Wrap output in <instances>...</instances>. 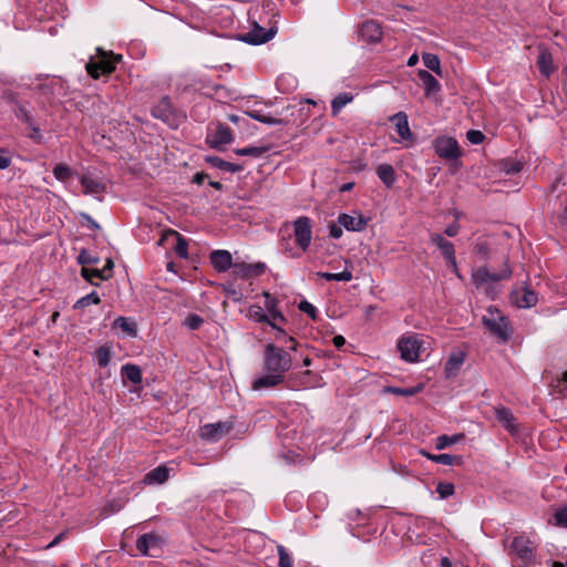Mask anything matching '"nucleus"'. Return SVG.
<instances>
[{"mask_svg": "<svg viewBox=\"0 0 567 567\" xmlns=\"http://www.w3.org/2000/svg\"><path fill=\"white\" fill-rule=\"evenodd\" d=\"M466 137L470 143L477 145L484 141L485 135L478 130H470L466 133Z\"/></svg>", "mask_w": 567, "mask_h": 567, "instance_id": "nucleus-55", "label": "nucleus"}, {"mask_svg": "<svg viewBox=\"0 0 567 567\" xmlns=\"http://www.w3.org/2000/svg\"><path fill=\"white\" fill-rule=\"evenodd\" d=\"M558 221L560 225H567V203L563 212L558 215Z\"/></svg>", "mask_w": 567, "mask_h": 567, "instance_id": "nucleus-64", "label": "nucleus"}, {"mask_svg": "<svg viewBox=\"0 0 567 567\" xmlns=\"http://www.w3.org/2000/svg\"><path fill=\"white\" fill-rule=\"evenodd\" d=\"M435 154L447 162L458 161L462 156L461 148L455 138L451 136H439L433 142Z\"/></svg>", "mask_w": 567, "mask_h": 567, "instance_id": "nucleus-6", "label": "nucleus"}, {"mask_svg": "<svg viewBox=\"0 0 567 567\" xmlns=\"http://www.w3.org/2000/svg\"><path fill=\"white\" fill-rule=\"evenodd\" d=\"M246 114L250 118L268 125H286L288 123V121H286L285 118H277L270 115H266L258 110L247 111Z\"/></svg>", "mask_w": 567, "mask_h": 567, "instance_id": "nucleus-32", "label": "nucleus"}, {"mask_svg": "<svg viewBox=\"0 0 567 567\" xmlns=\"http://www.w3.org/2000/svg\"><path fill=\"white\" fill-rule=\"evenodd\" d=\"M353 95L351 93L338 94L331 102V112L333 116H337L343 106L352 102Z\"/></svg>", "mask_w": 567, "mask_h": 567, "instance_id": "nucleus-36", "label": "nucleus"}, {"mask_svg": "<svg viewBox=\"0 0 567 567\" xmlns=\"http://www.w3.org/2000/svg\"><path fill=\"white\" fill-rule=\"evenodd\" d=\"M270 327L276 331L275 338L277 340H284L285 341L287 339L286 331L282 328L278 327L274 321H272V323H270Z\"/></svg>", "mask_w": 567, "mask_h": 567, "instance_id": "nucleus-62", "label": "nucleus"}, {"mask_svg": "<svg viewBox=\"0 0 567 567\" xmlns=\"http://www.w3.org/2000/svg\"><path fill=\"white\" fill-rule=\"evenodd\" d=\"M293 235L297 246L306 251L312 239L311 219L307 216H300L293 221Z\"/></svg>", "mask_w": 567, "mask_h": 567, "instance_id": "nucleus-8", "label": "nucleus"}, {"mask_svg": "<svg viewBox=\"0 0 567 567\" xmlns=\"http://www.w3.org/2000/svg\"><path fill=\"white\" fill-rule=\"evenodd\" d=\"M247 317L259 323H272V320L269 319V316L265 312L264 308L258 305H252L248 309Z\"/></svg>", "mask_w": 567, "mask_h": 567, "instance_id": "nucleus-34", "label": "nucleus"}, {"mask_svg": "<svg viewBox=\"0 0 567 567\" xmlns=\"http://www.w3.org/2000/svg\"><path fill=\"white\" fill-rule=\"evenodd\" d=\"M29 127L31 130V133L28 136L37 144H40L42 142V134L39 125L32 123V125H30Z\"/></svg>", "mask_w": 567, "mask_h": 567, "instance_id": "nucleus-57", "label": "nucleus"}, {"mask_svg": "<svg viewBox=\"0 0 567 567\" xmlns=\"http://www.w3.org/2000/svg\"><path fill=\"white\" fill-rule=\"evenodd\" d=\"M114 327L120 328L122 331L126 332L132 337H135L137 333L136 322L125 317L116 318L114 320Z\"/></svg>", "mask_w": 567, "mask_h": 567, "instance_id": "nucleus-35", "label": "nucleus"}, {"mask_svg": "<svg viewBox=\"0 0 567 567\" xmlns=\"http://www.w3.org/2000/svg\"><path fill=\"white\" fill-rule=\"evenodd\" d=\"M430 241L441 250L449 265L452 268H456L455 248L453 243L436 233L430 235Z\"/></svg>", "mask_w": 567, "mask_h": 567, "instance_id": "nucleus-14", "label": "nucleus"}, {"mask_svg": "<svg viewBox=\"0 0 567 567\" xmlns=\"http://www.w3.org/2000/svg\"><path fill=\"white\" fill-rule=\"evenodd\" d=\"M417 78L423 84L426 96L441 90L439 81L426 70H419Z\"/></svg>", "mask_w": 567, "mask_h": 567, "instance_id": "nucleus-26", "label": "nucleus"}, {"mask_svg": "<svg viewBox=\"0 0 567 567\" xmlns=\"http://www.w3.org/2000/svg\"><path fill=\"white\" fill-rule=\"evenodd\" d=\"M78 262L85 267V265H95L99 262V258L92 256L86 249H82L78 256Z\"/></svg>", "mask_w": 567, "mask_h": 567, "instance_id": "nucleus-51", "label": "nucleus"}, {"mask_svg": "<svg viewBox=\"0 0 567 567\" xmlns=\"http://www.w3.org/2000/svg\"><path fill=\"white\" fill-rule=\"evenodd\" d=\"M463 439H464V434L463 433L454 434L452 436L443 434V435H440L436 439L435 447L437 450H444L445 447H447V446H450L452 444H455V443L462 441Z\"/></svg>", "mask_w": 567, "mask_h": 567, "instance_id": "nucleus-40", "label": "nucleus"}, {"mask_svg": "<svg viewBox=\"0 0 567 567\" xmlns=\"http://www.w3.org/2000/svg\"><path fill=\"white\" fill-rule=\"evenodd\" d=\"M512 276V269L508 266L507 259L504 260L503 268L495 272L491 271L486 267H481L473 271L472 279L476 287H482L488 281L497 282L504 279H508Z\"/></svg>", "mask_w": 567, "mask_h": 567, "instance_id": "nucleus-7", "label": "nucleus"}, {"mask_svg": "<svg viewBox=\"0 0 567 567\" xmlns=\"http://www.w3.org/2000/svg\"><path fill=\"white\" fill-rule=\"evenodd\" d=\"M465 354L463 352L452 353L447 359L444 370L447 378L455 377L464 363Z\"/></svg>", "mask_w": 567, "mask_h": 567, "instance_id": "nucleus-28", "label": "nucleus"}, {"mask_svg": "<svg viewBox=\"0 0 567 567\" xmlns=\"http://www.w3.org/2000/svg\"><path fill=\"white\" fill-rule=\"evenodd\" d=\"M390 121L394 124L396 133L402 140H412L413 134L409 126L408 115L404 112H398Z\"/></svg>", "mask_w": 567, "mask_h": 567, "instance_id": "nucleus-22", "label": "nucleus"}, {"mask_svg": "<svg viewBox=\"0 0 567 567\" xmlns=\"http://www.w3.org/2000/svg\"><path fill=\"white\" fill-rule=\"evenodd\" d=\"M269 151L268 146H247L243 148H235L234 153L239 156H251V157H260L265 153Z\"/></svg>", "mask_w": 567, "mask_h": 567, "instance_id": "nucleus-38", "label": "nucleus"}, {"mask_svg": "<svg viewBox=\"0 0 567 567\" xmlns=\"http://www.w3.org/2000/svg\"><path fill=\"white\" fill-rule=\"evenodd\" d=\"M212 266L218 272H225L229 269L233 270V256L228 250H214L209 255Z\"/></svg>", "mask_w": 567, "mask_h": 567, "instance_id": "nucleus-16", "label": "nucleus"}, {"mask_svg": "<svg viewBox=\"0 0 567 567\" xmlns=\"http://www.w3.org/2000/svg\"><path fill=\"white\" fill-rule=\"evenodd\" d=\"M424 339L416 333L403 334L398 341L400 358L406 362H417L423 350Z\"/></svg>", "mask_w": 567, "mask_h": 567, "instance_id": "nucleus-4", "label": "nucleus"}, {"mask_svg": "<svg viewBox=\"0 0 567 567\" xmlns=\"http://www.w3.org/2000/svg\"><path fill=\"white\" fill-rule=\"evenodd\" d=\"M553 386L555 392L567 399V371H565L560 378H557Z\"/></svg>", "mask_w": 567, "mask_h": 567, "instance_id": "nucleus-48", "label": "nucleus"}, {"mask_svg": "<svg viewBox=\"0 0 567 567\" xmlns=\"http://www.w3.org/2000/svg\"><path fill=\"white\" fill-rule=\"evenodd\" d=\"M292 367L291 355L282 348L268 343L264 352V369L267 374L252 381L255 391L276 388L285 381V374Z\"/></svg>", "mask_w": 567, "mask_h": 567, "instance_id": "nucleus-1", "label": "nucleus"}, {"mask_svg": "<svg viewBox=\"0 0 567 567\" xmlns=\"http://www.w3.org/2000/svg\"><path fill=\"white\" fill-rule=\"evenodd\" d=\"M168 237H175L176 238V245L174 246V250L176 255L183 259H187L188 257V241L187 239L182 236L178 231L174 229H167L164 231L159 244H162L164 240H167Z\"/></svg>", "mask_w": 567, "mask_h": 567, "instance_id": "nucleus-20", "label": "nucleus"}, {"mask_svg": "<svg viewBox=\"0 0 567 567\" xmlns=\"http://www.w3.org/2000/svg\"><path fill=\"white\" fill-rule=\"evenodd\" d=\"M554 518H555L556 526L567 527V506L557 509L554 515Z\"/></svg>", "mask_w": 567, "mask_h": 567, "instance_id": "nucleus-54", "label": "nucleus"}, {"mask_svg": "<svg viewBox=\"0 0 567 567\" xmlns=\"http://www.w3.org/2000/svg\"><path fill=\"white\" fill-rule=\"evenodd\" d=\"M11 157L6 148L0 147V169H6L11 165Z\"/></svg>", "mask_w": 567, "mask_h": 567, "instance_id": "nucleus-58", "label": "nucleus"}, {"mask_svg": "<svg viewBox=\"0 0 567 567\" xmlns=\"http://www.w3.org/2000/svg\"><path fill=\"white\" fill-rule=\"evenodd\" d=\"M16 115L19 120H21L24 124L28 126L32 125L34 123L33 117L28 112V110L23 105H18Z\"/></svg>", "mask_w": 567, "mask_h": 567, "instance_id": "nucleus-53", "label": "nucleus"}, {"mask_svg": "<svg viewBox=\"0 0 567 567\" xmlns=\"http://www.w3.org/2000/svg\"><path fill=\"white\" fill-rule=\"evenodd\" d=\"M114 262L112 259H107L105 266L101 269L105 280L110 279L113 275Z\"/></svg>", "mask_w": 567, "mask_h": 567, "instance_id": "nucleus-61", "label": "nucleus"}, {"mask_svg": "<svg viewBox=\"0 0 567 567\" xmlns=\"http://www.w3.org/2000/svg\"><path fill=\"white\" fill-rule=\"evenodd\" d=\"M169 471L165 465H159L145 474L143 483L145 484H163L168 480Z\"/></svg>", "mask_w": 567, "mask_h": 567, "instance_id": "nucleus-25", "label": "nucleus"}, {"mask_svg": "<svg viewBox=\"0 0 567 567\" xmlns=\"http://www.w3.org/2000/svg\"><path fill=\"white\" fill-rule=\"evenodd\" d=\"M203 322L204 320L200 316L196 313H190L189 316L186 317L184 324L190 330H198L202 327Z\"/></svg>", "mask_w": 567, "mask_h": 567, "instance_id": "nucleus-50", "label": "nucleus"}, {"mask_svg": "<svg viewBox=\"0 0 567 567\" xmlns=\"http://www.w3.org/2000/svg\"><path fill=\"white\" fill-rule=\"evenodd\" d=\"M234 141V135L230 127L224 123L218 122L214 131L209 132L206 136V143L215 150L221 151L225 145Z\"/></svg>", "mask_w": 567, "mask_h": 567, "instance_id": "nucleus-9", "label": "nucleus"}, {"mask_svg": "<svg viewBox=\"0 0 567 567\" xmlns=\"http://www.w3.org/2000/svg\"><path fill=\"white\" fill-rule=\"evenodd\" d=\"M96 362L100 368H105L111 361L112 353L109 348L100 347L95 351Z\"/></svg>", "mask_w": 567, "mask_h": 567, "instance_id": "nucleus-44", "label": "nucleus"}, {"mask_svg": "<svg viewBox=\"0 0 567 567\" xmlns=\"http://www.w3.org/2000/svg\"><path fill=\"white\" fill-rule=\"evenodd\" d=\"M101 298L96 291H92L89 295L80 298L73 306L74 309H84L91 305H99Z\"/></svg>", "mask_w": 567, "mask_h": 567, "instance_id": "nucleus-41", "label": "nucleus"}, {"mask_svg": "<svg viewBox=\"0 0 567 567\" xmlns=\"http://www.w3.org/2000/svg\"><path fill=\"white\" fill-rule=\"evenodd\" d=\"M277 550L279 556V567H293V560L287 549L282 545H279Z\"/></svg>", "mask_w": 567, "mask_h": 567, "instance_id": "nucleus-46", "label": "nucleus"}, {"mask_svg": "<svg viewBox=\"0 0 567 567\" xmlns=\"http://www.w3.org/2000/svg\"><path fill=\"white\" fill-rule=\"evenodd\" d=\"M81 185L84 189V194H90L94 196L101 195L106 189V184L104 182L94 178L90 174H84L81 177Z\"/></svg>", "mask_w": 567, "mask_h": 567, "instance_id": "nucleus-21", "label": "nucleus"}, {"mask_svg": "<svg viewBox=\"0 0 567 567\" xmlns=\"http://www.w3.org/2000/svg\"><path fill=\"white\" fill-rule=\"evenodd\" d=\"M436 492L440 495V497L444 499L454 494L455 487L452 483L440 482L436 486Z\"/></svg>", "mask_w": 567, "mask_h": 567, "instance_id": "nucleus-47", "label": "nucleus"}, {"mask_svg": "<svg viewBox=\"0 0 567 567\" xmlns=\"http://www.w3.org/2000/svg\"><path fill=\"white\" fill-rule=\"evenodd\" d=\"M122 377L134 384L142 382V370L138 365L126 363L121 369Z\"/></svg>", "mask_w": 567, "mask_h": 567, "instance_id": "nucleus-33", "label": "nucleus"}, {"mask_svg": "<svg viewBox=\"0 0 567 567\" xmlns=\"http://www.w3.org/2000/svg\"><path fill=\"white\" fill-rule=\"evenodd\" d=\"M368 221L369 219L361 214L358 217L344 213L338 216V224L349 231H362L365 229Z\"/></svg>", "mask_w": 567, "mask_h": 567, "instance_id": "nucleus-19", "label": "nucleus"}, {"mask_svg": "<svg viewBox=\"0 0 567 567\" xmlns=\"http://www.w3.org/2000/svg\"><path fill=\"white\" fill-rule=\"evenodd\" d=\"M82 224H85L90 229L92 230H99L100 225L89 215L85 213H82L80 215Z\"/></svg>", "mask_w": 567, "mask_h": 567, "instance_id": "nucleus-56", "label": "nucleus"}, {"mask_svg": "<svg viewBox=\"0 0 567 567\" xmlns=\"http://www.w3.org/2000/svg\"><path fill=\"white\" fill-rule=\"evenodd\" d=\"M266 264L261 261L254 264L235 262L233 266V274L241 279H250L260 277L266 272Z\"/></svg>", "mask_w": 567, "mask_h": 567, "instance_id": "nucleus-11", "label": "nucleus"}, {"mask_svg": "<svg viewBox=\"0 0 567 567\" xmlns=\"http://www.w3.org/2000/svg\"><path fill=\"white\" fill-rule=\"evenodd\" d=\"M277 33V27L266 29L259 25L257 22L252 23V28L249 32L241 34L240 40L251 45H260L270 41Z\"/></svg>", "mask_w": 567, "mask_h": 567, "instance_id": "nucleus-10", "label": "nucleus"}, {"mask_svg": "<svg viewBox=\"0 0 567 567\" xmlns=\"http://www.w3.org/2000/svg\"><path fill=\"white\" fill-rule=\"evenodd\" d=\"M152 115L173 128H177L186 118V115L183 112L173 106L171 99L167 95L163 96L159 102L152 107Z\"/></svg>", "mask_w": 567, "mask_h": 567, "instance_id": "nucleus-3", "label": "nucleus"}, {"mask_svg": "<svg viewBox=\"0 0 567 567\" xmlns=\"http://www.w3.org/2000/svg\"><path fill=\"white\" fill-rule=\"evenodd\" d=\"M122 60L121 54L113 51H105L96 48L95 56H91L85 65V70L90 76L97 80L101 75H107L115 71L116 63Z\"/></svg>", "mask_w": 567, "mask_h": 567, "instance_id": "nucleus-2", "label": "nucleus"}, {"mask_svg": "<svg viewBox=\"0 0 567 567\" xmlns=\"http://www.w3.org/2000/svg\"><path fill=\"white\" fill-rule=\"evenodd\" d=\"M81 276L86 281H89L91 285H95V286H99V284L95 282L94 279L105 280L104 275L102 274L101 269H91V268L82 267Z\"/></svg>", "mask_w": 567, "mask_h": 567, "instance_id": "nucleus-43", "label": "nucleus"}, {"mask_svg": "<svg viewBox=\"0 0 567 567\" xmlns=\"http://www.w3.org/2000/svg\"><path fill=\"white\" fill-rule=\"evenodd\" d=\"M423 63L424 65L430 69L431 71L435 72L436 74L441 75V62L436 54L433 53H424L423 56Z\"/></svg>", "mask_w": 567, "mask_h": 567, "instance_id": "nucleus-42", "label": "nucleus"}, {"mask_svg": "<svg viewBox=\"0 0 567 567\" xmlns=\"http://www.w3.org/2000/svg\"><path fill=\"white\" fill-rule=\"evenodd\" d=\"M460 229H461L460 224H458V223H456V221H454V223L450 224V225L445 228L444 233H445V235H446V236H449V237H455V236L458 234Z\"/></svg>", "mask_w": 567, "mask_h": 567, "instance_id": "nucleus-60", "label": "nucleus"}, {"mask_svg": "<svg viewBox=\"0 0 567 567\" xmlns=\"http://www.w3.org/2000/svg\"><path fill=\"white\" fill-rule=\"evenodd\" d=\"M359 37L363 42L374 44L382 40L383 31L381 24L374 20H367L359 27Z\"/></svg>", "mask_w": 567, "mask_h": 567, "instance_id": "nucleus-12", "label": "nucleus"}, {"mask_svg": "<svg viewBox=\"0 0 567 567\" xmlns=\"http://www.w3.org/2000/svg\"><path fill=\"white\" fill-rule=\"evenodd\" d=\"M511 550L522 559H529L533 556L530 542L524 536H517L512 540Z\"/></svg>", "mask_w": 567, "mask_h": 567, "instance_id": "nucleus-24", "label": "nucleus"}, {"mask_svg": "<svg viewBox=\"0 0 567 567\" xmlns=\"http://www.w3.org/2000/svg\"><path fill=\"white\" fill-rule=\"evenodd\" d=\"M502 168L507 174H515L523 169V164L519 161L506 159L503 162Z\"/></svg>", "mask_w": 567, "mask_h": 567, "instance_id": "nucleus-49", "label": "nucleus"}, {"mask_svg": "<svg viewBox=\"0 0 567 567\" xmlns=\"http://www.w3.org/2000/svg\"><path fill=\"white\" fill-rule=\"evenodd\" d=\"M377 175L388 188H392L396 181L395 171L391 164H380L377 167Z\"/></svg>", "mask_w": 567, "mask_h": 567, "instance_id": "nucleus-29", "label": "nucleus"}, {"mask_svg": "<svg viewBox=\"0 0 567 567\" xmlns=\"http://www.w3.org/2000/svg\"><path fill=\"white\" fill-rule=\"evenodd\" d=\"M265 297V308L269 312V319L280 320L281 322L286 321L284 315L278 310V300L276 297L270 295L269 292H264Z\"/></svg>", "mask_w": 567, "mask_h": 567, "instance_id": "nucleus-31", "label": "nucleus"}, {"mask_svg": "<svg viewBox=\"0 0 567 567\" xmlns=\"http://www.w3.org/2000/svg\"><path fill=\"white\" fill-rule=\"evenodd\" d=\"M205 162L210 164L213 167L230 173H237L243 171L241 165L224 161L223 158L215 155L206 156Z\"/></svg>", "mask_w": 567, "mask_h": 567, "instance_id": "nucleus-27", "label": "nucleus"}, {"mask_svg": "<svg viewBox=\"0 0 567 567\" xmlns=\"http://www.w3.org/2000/svg\"><path fill=\"white\" fill-rule=\"evenodd\" d=\"M536 64L540 74L546 79H549L555 72L553 55L545 47H539Z\"/></svg>", "mask_w": 567, "mask_h": 567, "instance_id": "nucleus-18", "label": "nucleus"}, {"mask_svg": "<svg viewBox=\"0 0 567 567\" xmlns=\"http://www.w3.org/2000/svg\"><path fill=\"white\" fill-rule=\"evenodd\" d=\"M298 309L300 311L307 313L312 320H316L318 317V311H317L316 307L307 300H302L299 303Z\"/></svg>", "mask_w": 567, "mask_h": 567, "instance_id": "nucleus-52", "label": "nucleus"}, {"mask_svg": "<svg viewBox=\"0 0 567 567\" xmlns=\"http://www.w3.org/2000/svg\"><path fill=\"white\" fill-rule=\"evenodd\" d=\"M495 417L496 420L511 433L517 432V426L515 424V416L511 409L506 406L495 408Z\"/></svg>", "mask_w": 567, "mask_h": 567, "instance_id": "nucleus-23", "label": "nucleus"}, {"mask_svg": "<svg viewBox=\"0 0 567 567\" xmlns=\"http://www.w3.org/2000/svg\"><path fill=\"white\" fill-rule=\"evenodd\" d=\"M342 226H340L339 224H334V223H331L329 225V235L330 237L334 238V239H338L342 236L343 231H342Z\"/></svg>", "mask_w": 567, "mask_h": 567, "instance_id": "nucleus-59", "label": "nucleus"}, {"mask_svg": "<svg viewBox=\"0 0 567 567\" xmlns=\"http://www.w3.org/2000/svg\"><path fill=\"white\" fill-rule=\"evenodd\" d=\"M421 454L425 456L427 460H431L435 463L443 464V465H461L462 464V457L457 455H451V454H432L425 451H421Z\"/></svg>", "mask_w": 567, "mask_h": 567, "instance_id": "nucleus-30", "label": "nucleus"}, {"mask_svg": "<svg viewBox=\"0 0 567 567\" xmlns=\"http://www.w3.org/2000/svg\"><path fill=\"white\" fill-rule=\"evenodd\" d=\"M163 544L162 537L156 533H146L136 540V548L142 556L151 555L152 549H159Z\"/></svg>", "mask_w": 567, "mask_h": 567, "instance_id": "nucleus-15", "label": "nucleus"}, {"mask_svg": "<svg viewBox=\"0 0 567 567\" xmlns=\"http://www.w3.org/2000/svg\"><path fill=\"white\" fill-rule=\"evenodd\" d=\"M317 276L320 278H323L328 281H350L352 280L353 276L351 270L344 269L341 272H317Z\"/></svg>", "mask_w": 567, "mask_h": 567, "instance_id": "nucleus-37", "label": "nucleus"}, {"mask_svg": "<svg viewBox=\"0 0 567 567\" xmlns=\"http://www.w3.org/2000/svg\"><path fill=\"white\" fill-rule=\"evenodd\" d=\"M332 343L336 348L340 349L341 347H343L346 344V339L341 334H338V336H334L333 339H332Z\"/></svg>", "mask_w": 567, "mask_h": 567, "instance_id": "nucleus-63", "label": "nucleus"}, {"mask_svg": "<svg viewBox=\"0 0 567 567\" xmlns=\"http://www.w3.org/2000/svg\"><path fill=\"white\" fill-rule=\"evenodd\" d=\"M53 175L58 181L65 182L71 177V168L66 164H56L53 168Z\"/></svg>", "mask_w": 567, "mask_h": 567, "instance_id": "nucleus-45", "label": "nucleus"}, {"mask_svg": "<svg viewBox=\"0 0 567 567\" xmlns=\"http://www.w3.org/2000/svg\"><path fill=\"white\" fill-rule=\"evenodd\" d=\"M488 316H484L482 318V322L485 328L493 334L496 336L502 341L506 342L511 338V332L508 330V321L501 313L497 308L489 307L487 309Z\"/></svg>", "mask_w": 567, "mask_h": 567, "instance_id": "nucleus-5", "label": "nucleus"}, {"mask_svg": "<svg viewBox=\"0 0 567 567\" xmlns=\"http://www.w3.org/2000/svg\"><path fill=\"white\" fill-rule=\"evenodd\" d=\"M228 422L208 423L200 427V437L206 441H218L231 430Z\"/></svg>", "mask_w": 567, "mask_h": 567, "instance_id": "nucleus-13", "label": "nucleus"}, {"mask_svg": "<svg viewBox=\"0 0 567 567\" xmlns=\"http://www.w3.org/2000/svg\"><path fill=\"white\" fill-rule=\"evenodd\" d=\"M422 390H423L422 384H419L415 386H410V388L388 386L385 389L386 392L395 394V395H401V396H413V395L420 393Z\"/></svg>", "mask_w": 567, "mask_h": 567, "instance_id": "nucleus-39", "label": "nucleus"}, {"mask_svg": "<svg viewBox=\"0 0 567 567\" xmlns=\"http://www.w3.org/2000/svg\"><path fill=\"white\" fill-rule=\"evenodd\" d=\"M511 297L518 308H530L538 301L537 293L527 287L515 289Z\"/></svg>", "mask_w": 567, "mask_h": 567, "instance_id": "nucleus-17", "label": "nucleus"}]
</instances>
